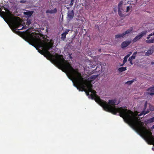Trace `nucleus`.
I'll return each instance as SVG.
<instances>
[{
    "instance_id": "24",
    "label": "nucleus",
    "mask_w": 154,
    "mask_h": 154,
    "mask_svg": "<svg viewBox=\"0 0 154 154\" xmlns=\"http://www.w3.org/2000/svg\"><path fill=\"white\" fill-rule=\"evenodd\" d=\"M126 10L125 12H128L129 11L130 9V8L129 6H128L126 7Z\"/></svg>"
},
{
    "instance_id": "8",
    "label": "nucleus",
    "mask_w": 154,
    "mask_h": 154,
    "mask_svg": "<svg viewBox=\"0 0 154 154\" xmlns=\"http://www.w3.org/2000/svg\"><path fill=\"white\" fill-rule=\"evenodd\" d=\"M146 93L148 94L151 95L154 94V86L149 88Z\"/></svg>"
},
{
    "instance_id": "17",
    "label": "nucleus",
    "mask_w": 154,
    "mask_h": 154,
    "mask_svg": "<svg viewBox=\"0 0 154 154\" xmlns=\"http://www.w3.org/2000/svg\"><path fill=\"white\" fill-rule=\"evenodd\" d=\"M137 0H129L128 1L130 4H134L136 3Z\"/></svg>"
},
{
    "instance_id": "23",
    "label": "nucleus",
    "mask_w": 154,
    "mask_h": 154,
    "mask_svg": "<svg viewBox=\"0 0 154 154\" xmlns=\"http://www.w3.org/2000/svg\"><path fill=\"white\" fill-rule=\"evenodd\" d=\"M61 38L63 39H64L66 38V35L64 33H63L62 34Z\"/></svg>"
},
{
    "instance_id": "1",
    "label": "nucleus",
    "mask_w": 154,
    "mask_h": 154,
    "mask_svg": "<svg viewBox=\"0 0 154 154\" xmlns=\"http://www.w3.org/2000/svg\"><path fill=\"white\" fill-rule=\"evenodd\" d=\"M97 76L92 75L88 79H85V92L87 95H89L92 99L100 105L106 111L110 112L114 114L118 113V115L122 117L124 121L129 125L149 144L154 145V137L149 130L144 126V123L139 121L138 116L144 115L149 112V111H145L147 105V101L145 102L143 110L141 112H136L135 113L125 108H116L115 106L116 101L109 100L108 102L101 100L96 94V92L92 88V84L96 78Z\"/></svg>"
},
{
    "instance_id": "16",
    "label": "nucleus",
    "mask_w": 154,
    "mask_h": 154,
    "mask_svg": "<svg viewBox=\"0 0 154 154\" xmlns=\"http://www.w3.org/2000/svg\"><path fill=\"white\" fill-rule=\"evenodd\" d=\"M126 70V67H121L120 68H119L118 69V71L119 72H121L123 71H124Z\"/></svg>"
},
{
    "instance_id": "14",
    "label": "nucleus",
    "mask_w": 154,
    "mask_h": 154,
    "mask_svg": "<svg viewBox=\"0 0 154 154\" xmlns=\"http://www.w3.org/2000/svg\"><path fill=\"white\" fill-rule=\"evenodd\" d=\"M154 122V117L149 119L146 121H145L146 124H148L153 122Z\"/></svg>"
},
{
    "instance_id": "25",
    "label": "nucleus",
    "mask_w": 154,
    "mask_h": 154,
    "mask_svg": "<svg viewBox=\"0 0 154 154\" xmlns=\"http://www.w3.org/2000/svg\"><path fill=\"white\" fill-rule=\"evenodd\" d=\"M31 23V22L30 20L27 19V22L26 23V24L29 25Z\"/></svg>"
},
{
    "instance_id": "2",
    "label": "nucleus",
    "mask_w": 154,
    "mask_h": 154,
    "mask_svg": "<svg viewBox=\"0 0 154 154\" xmlns=\"http://www.w3.org/2000/svg\"><path fill=\"white\" fill-rule=\"evenodd\" d=\"M0 15L3 18L5 21L11 28H13V31L17 29L18 30H21L23 29H26V27L24 26L20 28V26H22V21L19 17L13 16V14L9 11L6 12L2 11L0 8Z\"/></svg>"
},
{
    "instance_id": "31",
    "label": "nucleus",
    "mask_w": 154,
    "mask_h": 154,
    "mask_svg": "<svg viewBox=\"0 0 154 154\" xmlns=\"http://www.w3.org/2000/svg\"><path fill=\"white\" fill-rule=\"evenodd\" d=\"M21 3H23V1H21Z\"/></svg>"
},
{
    "instance_id": "15",
    "label": "nucleus",
    "mask_w": 154,
    "mask_h": 154,
    "mask_svg": "<svg viewBox=\"0 0 154 154\" xmlns=\"http://www.w3.org/2000/svg\"><path fill=\"white\" fill-rule=\"evenodd\" d=\"M124 35L123 33L118 34L115 35V38H123L124 37Z\"/></svg>"
},
{
    "instance_id": "27",
    "label": "nucleus",
    "mask_w": 154,
    "mask_h": 154,
    "mask_svg": "<svg viewBox=\"0 0 154 154\" xmlns=\"http://www.w3.org/2000/svg\"><path fill=\"white\" fill-rule=\"evenodd\" d=\"M74 0H72L70 4V5H73L74 2Z\"/></svg>"
},
{
    "instance_id": "4",
    "label": "nucleus",
    "mask_w": 154,
    "mask_h": 154,
    "mask_svg": "<svg viewBox=\"0 0 154 154\" xmlns=\"http://www.w3.org/2000/svg\"><path fill=\"white\" fill-rule=\"evenodd\" d=\"M147 33V32L146 30L143 31L142 32L138 35L135 36V37L133 39V42H135L140 40L141 38H142V37L146 35Z\"/></svg>"
},
{
    "instance_id": "5",
    "label": "nucleus",
    "mask_w": 154,
    "mask_h": 154,
    "mask_svg": "<svg viewBox=\"0 0 154 154\" xmlns=\"http://www.w3.org/2000/svg\"><path fill=\"white\" fill-rule=\"evenodd\" d=\"M154 35V32L152 33L149 34L147 37L146 38L147 40H146L145 42L147 43H154V37L153 38H151L149 39L150 36Z\"/></svg>"
},
{
    "instance_id": "10",
    "label": "nucleus",
    "mask_w": 154,
    "mask_h": 154,
    "mask_svg": "<svg viewBox=\"0 0 154 154\" xmlns=\"http://www.w3.org/2000/svg\"><path fill=\"white\" fill-rule=\"evenodd\" d=\"M133 31V29L132 28H131L127 30L125 32L123 33V34H124V37L128 36L129 34L132 32Z\"/></svg>"
},
{
    "instance_id": "18",
    "label": "nucleus",
    "mask_w": 154,
    "mask_h": 154,
    "mask_svg": "<svg viewBox=\"0 0 154 154\" xmlns=\"http://www.w3.org/2000/svg\"><path fill=\"white\" fill-rule=\"evenodd\" d=\"M24 14L28 15V16H31L32 13L30 11L24 12Z\"/></svg>"
},
{
    "instance_id": "21",
    "label": "nucleus",
    "mask_w": 154,
    "mask_h": 154,
    "mask_svg": "<svg viewBox=\"0 0 154 154\" xmlns=\"http://www.w3.org/2000/svg\"><path fill=\"white\" fill-rule=\"evenodd\" d=\"M133 82H134V81L133 80H131V81H128L126 82L125 84H127L128 85H130Z\"/></svg>"
},
{
    "instance_id": "19",
    "label": "nucleus",
    "mask_w": 154,
    "mask_h": 154,
    "mask_svg": "<svg viewBox=\"0 0 154 154\" xmlns=\"http://www.w3.org/2000/svg\"><path fill=\"white\" fill-rule=\"evenodd\" d=\"M129 0H122V4L123 5V4H129V2L128 1H129Z\"/></svg>"
},
{
    "instance_id": "11",
    "label": "nucleus",
    "mask_w": 154,
    "mask_h": 154,
    "mask_svg": "<svg viewBox=\"0 0 154 154\" xmlns=\"http://www.w3.org/2000/svg\"><path fill=\"white\" fill-rule=\"evenodd\" d=\"M74 13L73 11H69L68 13V17L70 19H72L73 17Z\"/></svg>"
},
{
    "instance_id": "3",
    "label": "nucleus",
    "mask_w": 154,
    "mask_h": 154,
    "mask_svg": "<svg viewBox=\"0 0 154 154\" xmlns=\"http://www.w3.org/2000/svg\"><path fill=\"white\" fill-rule=\"evenodd\" d=\"M118 13L120 16L121 17L125 16V11H124L126 7L122 4L121 2H120L118 5Z\"/></svg>"
},
{
    "instance_id": "9",
    "label": "nucleus",
    "mask_w": 154,
    "mask_h": 154,
    "mask_svg": "<svg viewBox=\"0 0 154 154\" xmlns=\"http://www.w3.org/2000/svg\"><path fill=\"white\" fill-rule=\"evenodd\" d=\"M131 43V42L130 41H125L123 42L121 44L122 48H125L128 45Z\"/></svg>"
},
{
    "instance_id": "7",
    "label": "nucleus",
    "mask_w": 154,
    "mask_h": 154,
    "mask_svg": "<svg viewBox=\"0 0 154 154\" xmlns=\"http://www.w3.org/2000/svg\"><path fill=\"white\" fill-rule=\"evenodd\" d=\"M137 54V52L136 51L135 52L132 56H131V57H130L128 61H130V63L131 64L133 65V63H132V61L133 60H134L135 59V58L136 57V55Z\"/></svg>"
},
{
    "instance_id": "28",
    "label": "nucleus",
    "mask_w": 154,
    "mask_h": 154,
    "mask_svg": "<svg viewBox=\"0 0 154 154\" xmlns=\"http://www.w3.org/2000/svg\"><path fill=\"white\" fill-rule=\"evenodd\" d=\"M151 106H151V105H149L150 110H151V111H152V110H153V109H152L151 108Z\"/></svg>"
},
{
    "instance_id": "30",
    "label": "nucleus",
    "mask_w": 154,
    "mask_h": 154,
    "mask_svg": "<svg viewBox=\"0 0 154 154\" xmlns=\"http://www.w3.org/2000/svg\"><path fill=\"white\" fill-rule=\"evenodd\" d=\"M151 64L152 65L154 64V61H152L151 62Z\"/></svg>"
},
{
    "instance_id": "22",
    "label": "nucleus",
    "mask_w": 154,
    "mask_h": 154,
    "mask_svg": "<svg viewBox=\"0 0 154 154\" xmlns=\"http://www.w3.org/2000/svg\"><path fill=\"white\" fill-rule=\"evenodd\" d=\"M70 31L69 29H66L65 31L63 33H64L65 35H66L68 33V32Z\"/></svg>"
},
{
    "instance_id": "26",
    "label": "nucleus",
    "mask_w": 154,
    "mask_h": 154,
    "mask_svg": "<svg viewBox=\"0 0 154 154\" xmlns=\"http://www.w3.org/2000/svg\"><path fill=\"white\" fill-rule=\"evenodd\" d=\"M132 54L131 52H130L129 53V54H128L127 56H125L126 57L128 58L131 55V54Z\"/></svg>"
},
{
    "instance_id": "29",
    "label": "nucleus",
    "mask_w": 154,
    "mask_h": 154,
    "mask_svg": "<svg viewBox=\"0 0 154 154\" xmlns=\"http://www.w3.org/2000/svg\"><path fill=\"white\" fill-rule=\"evenodd\" d=\"M151 129H154V125L151 127Z\"/></svg>"
},
{
    "instance_id": "13",
    "label": "nucleus",
    "mask_w": 154,
    "mask_h": 154,
    "mask_svg": "<svg viewBox=\"0 0 154 154\" xmlns=\"http://www.w3.org/2000/svg\"><path fill=\"white\" fill-rule=\"evenodd\" d=\"M153 49H149L146 53L145 55L147 56H149L152 54L153 52Z\"/></svg>"
},
{
    "instance_id": "20",
    "label": "nucleus",
    "mask_w": 154,
    "mask_h": 154,
    "mask_svg": "<svg viewBox=\"0 0 154 154\" xmlns=\"http://www.w3.org/2000/svg\"><path fill=\"white\" fill-rule=\"evenodd\" d=\"M128 58L126 57H125L123 61V64L121 65V66H122L124 65V64L125 63V62L127 61Z\"/></svg>"
},
{
    "instance_id": "6",
    "label": "nucleus",
    "mask_w": 154,
    "mask_h": 154,
    "mask_svg": "<svg viewBox=\"0 0 154 154\" xmlns=\"http://www.w3.org/2000/svg\"><path fill=\"white\" fill-rule=\"evenodd\" d=\"M93 67L91 66H90V67L88 66H86L85 68V71L86 72V73L89 74H92L93 73L94 71V70L91 69Z\"/></svg>"
},
{
    "instance_id": "12",
    "label": "nucleus",
    "mask_w": 154,
    "mask_h": 154,
    "mask_svg": "<svg viewBox=\"0 0 154 154\" xmlns=\"http://www.w3.org/2000/svg\"><path fill=\"white\" fill-rule=\"evenodd\" d=\"M57 10L56 8H55L54 10H48L46 11V13L50 14H54L56 13Z\"/></svg>"
}]
</instances>
